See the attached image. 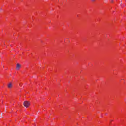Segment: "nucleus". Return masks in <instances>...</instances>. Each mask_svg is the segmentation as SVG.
<instances>
[{
	"label": "nucleus",
	"mask_w": 126,
	"mask_h": 126,
	"mask_svg": "<svg viewBox=\"0 0 126 126\" xmlns=\"http://www.w3.org/2000/svg\"><path fill=\"white\" fill-rule=\"evenodd\" d=\"M7 87H8V88H11L12 87V83H9L7 85Z\"/></svg>",
	"instance_id": "nucleus-3"
},
{
	"label": "nucleus",
	"mask_w": 126,
	"mask_h": 126,
	"mask_svg": "<svg viewBox=\"0 0 126 126\" xmlns=\"http://www.w3.org/2000/svg\"><path fill=\"white\" fill-rule=\"evenodd\" d=\"M31 102L28 101H25L23 103V105L24 107H26V108H28L29 106H30Z\"/></svg>",
	"instance_id": "nucleus-1"
},
{
	"label": "nucleus",
	"mask_w": 126,
	"mask_h": 126,
	"mask_svg": "<svg viewBox=\"0 0 126 126\" xmlns=\"http://www.w3.org/2000/svg\"><path fill=\"white\" fill-rule=\"evenodd\" d=\"M20 67H21V65L19 63H17L16 65V70H19L20 69Z\"/></svg>",
	"instance_id": "nucleus-2"
},
{
	"label": "nucleus",
	"mask_w": 126,
	"mask_h": 126,
	"mask_svg": "<svg viewBox=\"0 0 126 126\" xmlns=\"http://www.w3.org/2000/svg\"><path fill=\"white\" fill-rule=\"evenodd\" d=\"M113 1H114V0H111V2H113Z\"/></svg>",
	"instance_id": "nucleus-5"
},
{
	"label": "nucleus",
	"mask_w": 126,
	"mask_h": 126,
	"mask_svg": "<svg viewBox=\"0 0 126 126\" xmlns=\"http://www.w3.org/2000/svg\"><path fill=\"white\" fill-rule=\"evenodd\" d=\"M92 1H95V0H91Z\"/></svg>",
	"instance_id": "nucleus-4"
}]
</instances>
